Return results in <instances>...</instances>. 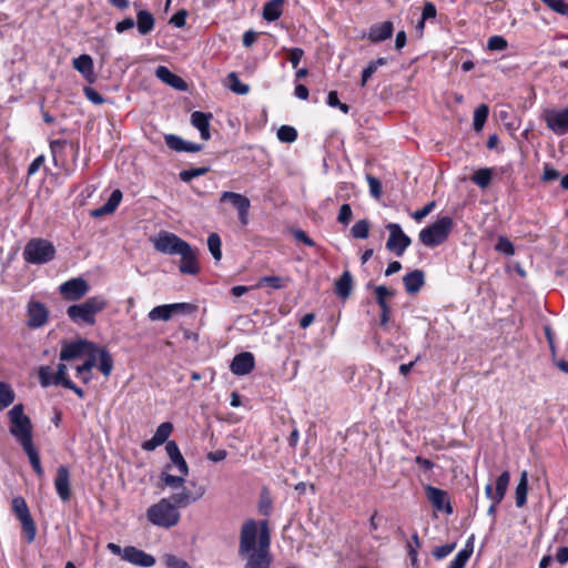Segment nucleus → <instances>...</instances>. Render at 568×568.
Instances as JSON below:
<instances>
[{
    "instance_id": "3",
    "label": "nucleus",
    "mask_w": 568,
    "mask_h": 568,
    "mask_svg": "<svg viewBox=\"0 0 568 568\" xmlns=\"http://www.w3.org/2000/svg\"><path fill=\"white\" fill-rule=\"evenodd\" d=\"M146 518L154 526L168 529L179 524L181 515L170 499L162 498L148 508Z\"/></svg>"
},
{
    "instance_id": "14",
    "label": "nucleus",
    "mask_w": 568,
    "mask_h": 568,
    "mask_svg": "<svg viewBox=\"0 0 568 568\" xmlns=\"http://www.w3.org/2000/svg\"><path fill=\"white\" fill-rule=\"evenodd\" d=\"M27 317L29 328H40L48 323L49 311L43 303L30 301L27 305Z\"/></svg>"
},
{
    "instance_id": "63",
    "label": "nucleus",
    "mask_w": 568,
    "mask_h": 568,
    "mask_svg": "<svg viewBox=\"0 0 568 568\" xmlns=\"http://www.w3.org/2000/svg\"><path fill=\"white\" fill-rule=\"evenodd\" d=\"M293 236L296 241L302 242L310 247L315 246V242L303 230H294Z\"/></svg>"
},
{
    "instance_id": "16",
    "label": "nucleus",
    "mask_w": 568,
    "mask_h": 568,
    "mask_svg": "<svg viewBox=\"0 0 568 568\" xmlns=\"http://www.w3.org/2000/svg\"><path fill=\"white\" fill-rule=\"evenodd\" d=\"M89 284L82 277L71 278L59 287L60 294L68 301H79L89 292Z\"/></svg>"
},
{
    "instance_id": "38",
    "label": "nucleus",
    "mask_w": 568,
    "mask_h": 568,
    "mask_svg": "<svg viewBox=\"0 0 568 568\" xmlns=\"http://www.w3.org/2000/svg\"><path fill=\"white\" fill-rule=\"evenodd\" d=\"M376 302L381 308V312L390 313V307L387 303V297H392L395 295V291L389 290L385 285H378L374 290Z\"/></svg>"
},
{
    "instance_id": "12",
    "label": "nucleus",
    "mask_w": 568,
    "mask_h": 568,
    "mask_svg": "<svg viewBox=\"0 0 568 568\" xmlns=\"http://www.w3.org/2000/svg\"><path fill=\"white\" fill-rule=\"evenodd\" d=\"M97 351V345L87 339H78L71 343H67L60 351L61 361H71L82 355L91 354Z\"/></svg>"
},
{
    "instance_id": "58",
    "label": "nucleus",
    "mask_w": 568,
    "mask_h": 568,
    "mask_svg": "<svg viewBox=\"0 0 568 568\" xmlns=\"http://www.w3.org/2000/svg\"><path fill=\"white\" fill-rule=\"evenodd\" d=\"M456 548V544L455 542H452V544H446V545H443V546H439V547H436L434 550H433V556L436 558V559H443L445 558L446 556H448L454 549Z\"/></svg>"
},
{
    "instance_id": "30",
    "label": "nucleus",
    "mask_w": 568,
    "mask_h": 568,
    "mask_svg": "<svg viewBox=\"0 0 568 568\" xmlns=\"http://www.w3.org/2000/svg\"><path fill=\"white\" fill-rule=\"evenodd\" d=\"M121 200H122L121 190H119V189L114 190L111 193L108 201L102 206L92 211V216L100 217V216L113 213L116 210V207L119 206Z\"/></svg>"
},
{
    "instance_id": "33",
    "label": "nucleus",
    "mask_w": 568,
    "mask_h": 568,
    "mask_svg": "<svg viewBox=\"0 0 568 568\" xmlns=\"http://www.w3.org/2000/svg\"><path fill=\"white\" fill-rule=\"evenodd\" d=\"M155 26L153 14L148 10H140L136 14V27L140 34H149Z\"/></svg>"
},
{
    "instance_id": "31",
    "label": "nucleus",
    "mask_w": 568,
    "mask_h": 568,
    "mask_svg": "<svg viewBox=\"0 0 568 568\" xmlns=\"http://www.w3.org/2000/svg\"><path fill=\"white\" fill-rule=\"evenodd\" d=\"M353 290V276L349 271H344L342 275L335 281V293L342 300L351 296Z\"/></svg>"
},
{
    "instance_id": "37",
    "label": "nucleus",
    "mask_w": 568,
    "mask_h": 568,
    "mask_svg": "<svg viewBox=\"0 0 568 568\" xmlns=\"http://www.w3.org/2000/svg\"><path fill=\"white\" fill-rule=\"evenodd\" d=\"M97 356L99 357V371L103 376L109 377L113 369V358L105 347L97 346Z\"/></svg>"
},
{
    "instance_id": "8",
    "label": "nucleus",
    "mask_w": 568,
    "mask_h": 568,
    "mask_svg": "<svg viewBox=\"0 0 568 568\" xmlns=\"http://www.w3.org/2000/svg\"><path fill=\"white\" fill-rule=\"evenodd\" d=\"M154 248L163 254L179 255L185 248L187 242L174 233L162 231L153 242Z\"/></svg>"
},
{
    "instance_id": "50",
    "label": "nucleus",
    "mask_w": 568,
    "mask_h": 568,
    "mask_svg": "<svg viewBox=\"0 0 568 568\" xmlns=\"http://www.w3.org/2000/svg\"><path fill=\"white\" fill-rule=\"evenodd\" d=\"M38 376H39V382L42 387H48L50 385H53L54 374L50 366H40Z\"/></svg>"
},
{
    "instance_id": "2",
    "label": "nucleus",
    "mask_w": 568,
    "mask_h": 568,
    "mask_svg": "<svg viewBox=\"0 0 568 568\" xmlns=\"http://www.w3.org/2000/svg\"><path fill=\"white\" fill-rule=\"evenodd\" d=\"M108 303L102 296H92L80 304L70 305L67 315L75 324L93 325L95 315L106 307Z\"/></svg>"
},
{
    "instance_id": "4",
    "label": "nucleus",
    "mask_w": 568,
    "mask_h": 568,
    "mask_svg": "<svg viewBox=\"0 0 568 568\" xmlns=\"http://www.w3.org/2000/svg\"><path fill=\"white\" fill-rule=\"evenodd\" d=\"M10 419V434L17 438L22 447L33 444L32 424L23 412V405H14L8 413Z\"/></svg>"
},
{
    "instance_id": "56",
    "label": "nucleus",
    "mask_w": 568,
    "mask_h": 568,
    "mask_svg": "<svg viewBox=\"0 0 568 568\" xmlns=\"http://www.w3.org/2000/svg\"><path fill=\"white\" fill-rule=\"evenodd\" d=\"M83 93L85 98L91 101L93 104L100 105L105 102V99L93 88L84 87Z\"/></svg>"
},
{
    "instance_id": "36",
    "label": "nucleus",
    "mask_w": 568,
    "mask_h": 568,
    "mask_svg": "<svg viewBox=\"0 0 568 568\" xmlns=\"http://www.w3.org/2000/svg\"><path fill=\"white\" fill-rule=\"evenodd\" d=\"M283 4L284 0L267 1L263 7V18L268 22L277 20L282 16Z\"/></svg>"
},
{
    "instance_id": "53",
    "label": "nucleus",
    "mask_w": 568,
    "mask_h": 568,
    "mask_svg": "<svg viewBox=\"0 0 568 568\" xmlns=\"http://www.w3.org/2000/svg\"><path fill=\"white\" fill-rule=\"evenodd\" d=\"M507 45V40L501 36H493L487 42V49L491 51H503Z\"/></svg>"
},
{
    "instance_id": "47",
    "label": "nucleus",
    "mask_w": 568,
    "mask_h": 568,
    "mask_svg": "<svg viewBox=\"0 0 568 568\" xmlns=\"http://www.w3.org/2000/svg\"><path fill=\"white\" fill-rule=\"evenodd\" d=\"M210 171L209 166L192 168L180 172L179 176L183 182H190L192 179L205 175Z\"/></svg>"
},
{
    "instance_id": "29",
    "label": "nucleus",
    "mask_w": 568,
    "mask_h": 568,
    "mask_svg": "<svg viewBox=\"0 0 568 568\" xmlns=\"http://www.w3.org/2000/svg\"><path fill=\"white\" fill-rule=\"evenodd\" d=\"M155 74L161 81L171 85L172 88L178 90H186L187 85L185 81L181 77L171 72L166 67L159 65L155 70Z\"/></svg>"
},
{
    "instance_id": "20",
    "label": "nucleus",
    "mask_w": 568,
    "mask_h": 568,
    "mask_svg": "<svg viewBox=\"0 0 568 568\" xmlns=\"http://www.w3.org/2000/svg\"><path fill=\"white\" fill-rule=\"evenodd\" d=\"M509 481H510L509 471L508 470L503 471L496 479L495 490L493 489V486L490 484L486 485V487H485L486 497L488 499H490L491 501H495V504H500L503 501V499L505 498Z\"/></svg>"
},
{
    "instance_id": "54",
    "label": "nucleus",
    "mask_w": 568,
    "mask_h": 568,
    "mask_svg": "<svg viewBox=\"0 0 568 568\" xmlns=\"http://www.w3.org/2000/svg\"><path fill=\"white\" fill-rule=\"evenodd\" d=\"M366 180H367V183H368V186H369V192H371V195L376 199V200H379L381 196H382V183L381 181L368 174L366 176Z\"/></svg>"
},
{
    "instance_id": "6",
    "label": "nucleus",
    "mask_w": 568,
    "mask_h": 568,
    "mask_svg": "<svg viewBox=\"0 0 568 568\" xmlns=\"http://www.w3.org/2000/svg\"><path fill=\"white\" fill-rule=\"evenodd\" d=\"M22 255L27 263L44 264L54 258L55 247L45 239L34 237L27 242Z\"/></svg>"
},
{
    "instance_id": "5",
    "label": "nucleus",
    "mask_w": 568,
    "mask_h": 568,
    "mask_svg": "<svg viewBox=\"0 0 568 568\" xmlns=\"http://www.w3.org/2000/svg\"><path fill=\"white\" fill-rule=\"evenodd\" d=\"M453 226L454 221L450 216H442L419 232V241L428 247L438 246L448 239Z\"/></svg>"
},
{
    "instance_id": "44",
    "label": "nucleus",
    "mask_w": 568,
    "mask_h": 568,
    "mask_svg": "<svg viewBox=\"0 0 568 568\" xmlns=\"http://www.w3.org/2000/svg\"><path fill=\"white\" fill-rule=\"evenodd\" d=\"M351 234L354 239H367L369 235V223L367 220L357 221L351 229Z\"/></svg>"
},
{
    "instance_id": "55",
    "label": "nucleus",
    "mask_w": 568,
    "mask_h": 568,
    "mask_svg": "<svg viewBox=\"0 0 568 568\" xmlns=\"http://www.w3.org/2000/svg\"><path fill=\"white\" fill-rule=\"evenodd\" d=\"M67 372H68V367L65 364H63V363L58 364L57 372L53 377V385H57V386L62 385L64 387L65 381H71L67 376Z\"/></svg>"
},
{
    "instance_id": "60",
    "label": "nucleus",
    "mask_w": 568,
    "mask_h": 568,
    "mask_svg": "<svg viewBox=\"0 0 568 568\" xmlns=\"http://www.w3.org/2000/svg\"><path fill=\"white\" fill-rule=\"evenodd\" d=\"M24 453L27 454L28 458H29V462L31 464V466H38L41 460H40V456L34 447L33 444L29 445V446H26V447H22Z\"/></svg>"
},
{
    "instance_id": "57",
    "label": "nucleus",
    "mask_w": 568,
    "mask_h": 568,
    "mask_svg": "<svg viewBox=\"0 0 568 568\" xmlns=\"http://www.w3.org/2000/svg\"><path fill=\"white\" fill-rule=\"evenodd\" d=\"M187 12L182 9L175 12L171 18L169 23L174 26L175 28H183L186 23Z\"/></svg>"
},
{
    "instance_id": "15",
    "label": "nucleus",
    "mask_w": 568,
    "mask_h": 568,
    "mask_svg": "<svg viewBox=\"0 0 568 568\" xmlns=\"http://www.w3.org/2000/svg\"><path fill=\"white\" fill-rule=\"evenodd\" d=\"M221 202H231L232 205L237 210L239 220L242 225H247L248 223V211L251 207V202L248 197L242 195L240 193L225 191L221 194Z\"/></svg>"
},
{
    "instance_id": "22",
    "label": "nucleus",
    "mask_w": 568,
    "mask_h": 568,
    "mask_svg": "<svg viewBox=\"0 0 568 568\" xmlns=\"http://www.w3.org/2000/svg\"><path fill=\"white\" fill-rule=\"evenodd\" d=\"M173 430V425L170 422L160 424L151 439L143 442L142 448L146 452H152L156 447L164 444Z\"/></svg>"
},
{
    "instance_id": "49",
    "label": "nucleus",
    "mask_w": 568,
    "mask_h": 568,
    "mask_svg": "<svg viewBox=\"0 0 568 568\" xmlns=\"http://www.w3.org/2000/svg\"><path fill=\"white\" fill-rule=\"evenodd\" d=\"M554 12L568 17V3L564 0H541Z\"/></svg>"
},
{
    "instance_id": "42",
    "label": "nucleus",
    "mask_w": 568,
    "mask_h": 568,
    "mask_svg": "<svg viewBox=\"0 0 568 568\" xmlns=\"http://www.w3.org/2000/svg\"><path fill=\"white\" fill-rule=\"evenodd\" d=\"M221 237L217 233H211L207 237V247L213 258L219 262L222 258Z\"/></svg>"
},
{
    "instance_id": "32",
    "label": "nucleus",
    "mask_w": 568,
    "mask_h": 568,
    "mask_svg": "<svg viewBox=\"0 0 568 568\" xmlns=\"http://www.w3.org/2000/svg\"><path fill=\"white\" fill-rule=\"evenodd\" d=\"M474 551V536H470L466 541L465 547L458 551L448 568H465L467 561Z\"/></svg>"
},
{
    "instance_id": "52",
    "label": "nucleus",
    "mask_w": 568,
    "mask_h": 568,
    "mask_svg": "<svg viewBox=\"0 0 568 568\" xmlns=\"http://www.w3.org/2000/svg\"><path fill=\"white\" fill-rule=\"evenodd\" d=\"M163 559L166 568H192L187 561L171 554L165 555Z\"/></svg>"
},
{
    "instance_id": "62",
    "label": "nucleus",
    "mask_w": 568,
    "mask_h": 568,
    "mask_svg": "<svg viewBox=\"0 0 568 568\" xmlns=\"http://www.w3.org/2000/svg\"><path fill=\"white\" fill-rule=\"evenodd\" d=\"M171 460V464L174 465L179 473L182 474L183 476H187L189 474V466L184 459V457L181 455H179L176 458H173V459H170Z\"/></svg>"
},
{
    "instance_id": "46",
    "label": "nucleus",
    "mask_w": 568,
    "mask_h": 568,
    "mask_svg": "<svg viewBox=\"0 0 568 568\" xmlns=\"http://www.w3.org/2000/svg\"><path fill=\"white\" fill-rule=\"evenodd\" d=\"M162 481L172 489L181 488L185 483V476L180 474V476H174L163 471L161 475Z\"/></svg>"
},
{
    "instance_id": "17",
    "label": "nucleus",
    "mask_w": 568,
    "mask_h": 568,
    "mask_svg": "<svg viewBox=\"0 0 568 568\" xmlns=\"http://www.w3.org/2000/svg\"><path fill=\"white\" fill-rule=\"evenodd\" d=\"M179 255L181 256L179 271L182 274H190V275H196L200 273V263L197 260L199 256V250L195 247H192L189 243L186 244L185 248L182 250Z\"/></svg>"
},
{
    "instance_id": "34",
    "label": "nucleus",
    "mask_w": 568,
    "mask_h": 568,
    "mask_svg": "<svg viewBox=\"0 0 568 568\" xmlns=\"http://www.w3.org/2000/svg\"><path fill=\"white\" fill-rule=\"evenodd\" d=\"M87 361L77 367V375L84 384H88L92 378L91 371L97 365L98 361L97 351H93L91 354H87Z\"/></svg>"
},
{
    "instance_id": "1",
    "label": "nucleus",
    "mask_w": 568,
    "mask_h": 568,
    "mask_svg": "<svg viewBox=\"0 0 568 568\" xmlns=\"http://www.w3.org/2000/svg\"><path fill=\"white\" fill-rule=\"evenodd\" d=\"M271 535L268 523L260 525L254 519L243 523L240 532L239 556L245 560L244 568H271Z\"/></svg>"
},
{
    "instance_id": "9",
    "label": "nucleus",
    "mask_w": 568,
    "mask_h": 568,
    "mask_svg": "<svg viewBox=\"0 0 568 568\" xmlns=\"http://www.w3.org/2000/svg\"><path fill=\"white\" fill-rule=\"evenodd\" d=\"M386 229L389 231L386 248L396 256H402L412 243L410 237L403 232L399 224L389 223Z\"/></svg>"
},
{
    "instance_id": "24",
    "label": "nucleus",
    "mask_w": 568,
    "mask_h": 568,
    "mask_svg": "<svg viewBox=\"0 0 568 568\" xmlns=\"http://www.w3.org/2000/svg\"><path fill=\"white\" fill-rule=\"evenodd\" d=\"M164 141L169 149L176 152L196 153L203 150L202 144L184 141L182 138L175 134H166L164 136Z\"/></svg>"
},
{
    "instance_id": "39",
    "label": "nucleus",
    "mask_w": 568,
    "mask_h": 568,
    "mask_svg": "<svg viewBox=\"0 0 568 568\" xmlns=\"http://www.w3.org/2000/svg\"><path fill=\"white\" fill-rule=\"evenodd\" d=\"M14 400V392L8 383L0 382V412Z\"/></svg>"
},
{
    "instance_id": "51",
    "label": "nucleus",
    "mask_w": 568,
    "mask_h": 568,
    "mask_svg": "<svg viewBox=\"0 0 568 568\" xmlns=\"http://www.w3.org/2000/svg\"><path fill=\"white\" fill-rule=\"evenodd\" d=\"M495 250L507 256H513L515 254V247L513 243L505 236L498 237V242L495 246Z\"/></svg>"
},
{
    "instance_id": "48",
    "label": "nucleus",
    "mask_w": 568,
    "mask_h": 568,
    "mask_svg": "<svg viewBox=\"0 0 568 568\" xmlns=\"http://www.w3.org/2000/svg\"><path fill=\"white\" fill-rule=\"evenodd\" d=\"M420 547L419 538L417 532L412 535V541L407 544V551L410 559L412 566H417L418 564V552L417 549Z\"/></svg>"
},
{
    "instance_id": "18",
    "label": "nucleus",
    "mask_w": 568,
    "mask_h": 568,
    "mask_svg": "<svg viewBox=\"0 0 568 568\" xmlns=\"http://www.w3.org/2000/svg\"><path fill=\"white\" fill-rule=\"evenodd\" d=\"M425 493L428 501L436 510L448 515L453 513V507L449 503L448 494L445 490L427 485L425 486Z\"/></svg>"
},
{
    "instance_id": "43",
    "label": "nucleus",
    "mask_w": 568,
    "mask_h": 568,
    "mask_svg": "<svg viewBox=\"0 0 568 568\" xmlns=\"http://www.w3.org/2000/svg\"><path fill=\"white\" fill-rule=\"evenodd\" d=\"M229 88L236 94H246L250 91V87L240 81L237 74L235 72H231L227 75Z\"/></svg>"
},
{
    "instance_id": "21",
    "label": "nucleus",
    "mask_w": 568,
    "mask_h": 568,
    "mask_svg": "<svg viewBox=\"0 0 568 568\" xmlns=\"http://www.w3.org/2000/svg\"><path fill=\"white\" fill-rule=\"evenodd\" d=\"M254 366V355L250 352H243L233 357L230 369L234 375L243 376L250 374Z\"/></svg>"
},
{
    "instance_id": "19",
    "label": "nucleus",
    "mask_w": 568,
    "mask_h": 568,
    "mask_svg": "<svg viewBox=\"0 0 568 568\" xmlns=\"http://www.w3.org/2000/svg\"><path fill=\"white\" fill-rule=\"evenodd\" d=\"M123 560L144 568L152 567L155 564V558L152 555L146 554L134 546H126L123 548Z\"/></svg>"
},
{
    "instance_id": "7",
    "label": "nucleus",
    "mask_w": 568,
    "mask_h": 568,
    "mask_svg": "<svg viewBox=\"0 0 568 568\" xmlns=\"http://www.w3.org/2000/svg\"><path fill=\"white\" fill-rule=\"evenodd\" d=\"M11 507L14 516L21 523L27 542H33L37 536V526L30 514L26 499L21 496L14 497L12 499Z\"/></svg>"
},
{
    "instance_id": "64",
    "label": "nucleus",
    "mask_w": 568,
    "mask_h": 568,
    "mask_svg": "<svg viewBox=\"0 0 568 568\" xmlns=\"http://www.w3.org/2000/svg\"><path fill=\"white\" fill-rule=\"evenodd\" d=\"M288 53H290V62L292 63L293 68H296L300 64V62L304 55L303 49L292 48L288 50Z\"/></svg>"
},
{
    "instance_id": "61",
    "label": "nucleus",
    "mask_w": 568,
    "mask_h": 568,
    "mask_svg": "<svg viewBox=\"0 0 568 568\" xmlns=\"http://www.w3.org/2000/svg\"><path fill=\"white\" fill-rule=\"evenodd\" d=\"M352 209L349 204H343L339 209L337 221L342 224H348L352 219Z\"/></svg>"
},
{
    "instance_id": "41",
    "label": "nucleus",
    "mask_w": 568,
    "mask_h": 568,
    "mask_svg": "<svg viewBox=\"0 0 568 568\" xmlns=\"http://www.w3.org/2000/svg\"><path fill=\"white\" fill-rule=\"evenodd\" d=\"M489 109L486 104H480L474 112L473 126L475 131H481L487 121Z\"/></svg>"
},
{
    "instance_id": "25",
    "label": "nucleus",
    "mask_w": 568,
    "mask_h": 568,
    "mask_svg": "<svg viewBox=\"0 0 568 568\" xmlns=\"http://www.w3.org/2000/svg\"><path fill=\"white\" fill-rule=\"evenodd\" d=\"M394 31L393 22L384 21L382 23H375L371 26L366 37L373 43L382 42L392 37Z\"/></svg>"
},
{
    "instance_id": "10",
    "label": "nucleus",
    "mask_w": 568,
    "mask_h": 568,
    "mask_svg": "<svg viewBox=\"0 0 568 568\" xmlns=\"http://www.w3.org/2000/svg\"><path fill=\"white\" fill-rule=\"evenodd\" d=\"M546 126L557 135L568 133V108L562 110L546 109L542 112Z\"/></svg>"
},
{
    "instance_id": "28",
    "label": "nucleus",
    "mask_w": 568,
    "mask_h": 568,
    "mask_svg": "<svg viewBox=\"0 0 568 568\" xmlns=\"http://www.w3.org/2000/svg\"><path fill=\"white\" fill-rule=\"evenodd\" d=\"M212 119L211 113L201 111H194L191 114V123L194 128L200 131V135L203 140L207 141L211 139L210 121Z\"/></svg>"
},
{
    "instance_id": "59",
    "label": "nucleus",
    "mask_w": 568,
    "mask_h": 568,
    "mask_svg": "<svg viewBox=\"0 0 568 568\" xmlns=\"http://www.w3.org/2000/svg\"><path fill=\"white\" fill-rule=\"evenodd\" d=\"M436 206V202L435 201H430L429 203H427L423 209L420 210H417L415 211L413 214H412V217L415 220V221H422L423 219H425L428 214L432 213V211L435 209Z\"/></svg>"
},
{
    "instance_id": "35",
    "label": "nucleus",
    "mask_w": 568,
    "mask_h": 568,
    "mask_svg": "<svg viewBox=\"0 0 568 568\" xmlns=\"http://www.w3.org/2000/svg\"><path fill=\"white\" fill-rule=\"evenodd\" d=\"M527 494H528V471L523 470L520 474L519 481L516 486V490H515V500H516V506L518 508H521L526 505Z\"/></svg>"
},
{
    "instance_id": "45",
    "label": "nucleus",
    "mask_w": 568,
    "mask_h": 568,
    "mask_svg": "<svg viewBox=\"0 0 568 568\" xmlns=\"http://www.w3.org/2000/svg\"><path fill=\"white\" fill-rule=\"evenodd\" d=\"M277 139L284 143H292L297 139V131L291 125H282L277 130Z\"/></svg>"
},
{
    "instance_id": "23",
    "label": "nucleus",
    "mask_w": 568,
    "mask_h": 568,
    "mask_svg": "<svg viewBox=\"0 0 568 568\" xmlns=\"http://www.w3.org/2000/svg\"><path fill=\"white\" fill-rule=\"evenodd\" d=\"M54 487L57 494L63 501H69L71 498L70 489V471L64 465H61L57 469V476L54 478Z\"/></svg>"
},
{
    "instance_id": "13",
    "label": "nucleus",
    "mask_w": 568,
    "mask_h": 568,
    "mask_svg": "<svg viewBox=\"0 0 568 568\" xmlns=\"http://www.w3.org/2000/svg\"><path fill=\"white\" fill-rule=\"evenodd\" d=\"M191 485L193 486V490L183 488L180 493L172 494L169 498L176 509L185 508L200 500L205 495L206 489L204 486L196 485L195 483H192Z\"/></svg>"
},
{
    "instance_id": "40",
    "label": "nucleus",
    "mask_w": 568,
    "mask_h": 568,
    "mask_svg": "<svg viewBox=\"0 0 568 568\" xmlns=\"http://www.w3.org/2000/svg\"><path fill=\"white\" fill-rule=\"evenodd\" d=\"M491 169L484 168L477 170L471 176V181L481 189H486L491 182Z\"/></svg>"
},
{
    "instance_id": "27",
    "label": "nucleus",
    "mask_w": 568,
    "mask_h": 568,
    "mask_svg": "<svg viewBox=\"0 0 568 568\" xmlns=\"http://www.w3.org/2000/svg\"><path fill=\"white\" fill-rule=\"evenodd\" d=\"M72 64L73 68L80 72L88 82L93 83L95 81L93 60L89 54H81L78 58H74Z\"/></svg>"
},
{
    "instance_id": "11",
    "label": "nucleus",
    "mask_w": 568,
    "mask_h": 568,
    "mask_svg": "<svg viewBox=\"0 0 568 568\" xmlns=\"http://www.w3.org/2000/svg\"><path fill=\"white\" fill-rule=\"evenodd\" d=\"M194 310V306L189 303H174V304H164L153 307L149 312L150 321H170L174 314L179 313H191Z\"/></svg>"
},
{
    "instance_id": "26",
    "label": "nucleus",
    "mask_w": 568,
    "mask_h": 568,
    "mask_svg": "<svg viewBox=\"0 0 568 568\" xmlns=\"http://www.w3.org/2000/svg\"><path fill=\"white\" fill-rule=\"evenodd\" d=\"M403 284L408 294H417L425 285V273L422 270H414L403 277Z\"/></svg>"
}]
</instances>
